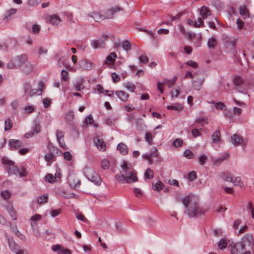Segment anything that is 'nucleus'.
<instances>
[{"label": "nucleus", "instance_id": "37", "mask_svg": "<svg viewBox=\"0 0 254 254\" xmlns=\"http://www.w3.org/2000/svg\"><path fill=\"white\" fill-rule=\"evenodd\" d=\"M12 126V122L11 120L8 118L4 122V130L5 131L9 130Z\"/></svg>", "mask_w": 254, "mask_h": 254}, {"label": "nucleus", "instance_id": "56", "mask_svg": "<svg viewBox=\"0 0 254 254\" xmlns=\"http://www.w3.org/2000/svg\"><path fill=\"white\" fill-rule=\"evenodd\" d=\"M40 30V26L37 24H33L32 26V32L33 33L36 34H38Z\"/></svg>", "mask_w": 254, "mask_h": 254}, {"label": "nucleus", "instance_id": "6", "mask_svg": "<svg viewBox=\"0 0 254 254\" xmlns=\"http://www.w3.org/2000/svg\"><path fill=\"white\" fill-rule=\"evenodd\" d=\"M231 247V254H242L245 251V245L242 243H232L229 245Z\"/></svg>", "mask_w": 254, "mask_h": 254}, {"label": "nucleus", "instance_id": "30", "mask_svg": "<svg viewBox=\"0 0 254 254\" xmlns=\"http://www.w3.org/2000/svg\"><path fill=\"white\" fill-rule=\"evenodd\" d=\"M220 177L224 179L225 181L232 182L233 181V176L228 173H222L220 174Z\"/></svg>", "mask_w": 254, "mask_h": 254}, {"label": "nucleus", "instance_id": "23", "mask_svg": "<svg viewBox=\"0 0 254 254\" xmlns=\"http://www.w3.org/2000/svg\"><path fill=\"white\" fill-rule=\"evenodd\" d=\"M15 60L17 63L18 65H22L27 61V56L25 54H22L15 58Z\"/></svg>", "mask_w": 254, "mask_h": 254}, {"label": "nucleus", "instance_id": "35", "mask_svg": "<svg viewBox=\"0 0 254 254\" xmlns=\"http://www.w3.org/2000/svg\"><path fill=\"white\" fill-rule=\"evenodd\" d=\"M8 245H9V248L13 252H14V250L19 248V246H18L16 245L15 242L12 239L8 238Z\"/></svg>", "mask_w": 254, "mask_h": 254}, {"label": "nucleus", "instance_id": "16", "mask_svg": "<svg viewBox=\"0 0 254 254\" xmlns=\"http://www.w3.org/2000/svg\"><path fill=\"white\" fill-rule=\"evenodd\" d=\"M44 84L43 82H40L39 83V88L31 89L29 92V96L30 97H32L36 94L39 95H41L42 93V88Z\"/></svg>", "mask_w": 254, "mask_h": 254}, {"label": "nucleus", "instance_id": "8", "mask_svg": "<svg viewBox=\"0 0 254 254\" xmlns=\"http://www.w3.org/2000/svg\"><path fill=\"white\" fill-rule=\"evenodd\" d=\"M222 39L225 43V46L228 48L232 51L235 50V43H236V39L235 38L223 35Z\"/></svg>", "mask_w": 254, "mask_h": 254}, {"label": "nucleus", "instance_id": "62", "mask_svg": "<svg viewBox=\"0 0 254 254\" xmlns=\"http://www.w3.org/2000/svg\"><path fill=\"white\" fill-rule=\"evenodd\" d=\"M61 213V209H55V210H52L51 211V215L52 217H56L59 214H60Z\"/></svg>", "mask_w": 254, "mask_h": 254}, {"label": "nucleus", "instance_id": "14", "mask_svg": "<svg viewBox=\"0 0 254 254\" xmlns=\"http://www.w3.org/2000/svg\"><path fill=\"white\" fill-rule=\"evenodd\" d=\"M94 141L96 146L100 151H104L106 149V145L102 139L98 137L94 139Z\"/></svg>", "mask_w": 254, "mask_h": 254}, {"label": "nucleus", "instance_id": "18", "mask_svg": "<svg viewBox=\"0 0 254 254\" xmlns=\"http://www.w3.org/2000/svg\"><path fill=\"white\" fill-rule=\"evenodd\" d=\"M52 150L50 149V153L49 154H47L45 156V159L46 161L48 162H50L52 161H54V158H55V154H58V149L55 148H53V152H51Z\"/></svg>", "mask_w": 254, "mask_h": 254}, {"label": "nucleus", "instance_id": "3", "mask_svg": "<svg viewBox=\"0 0 254 254\" xmlns=\"http://www.w3.org/2000/svg\"><path fill=\"white\" fill-rule=\"evenodd\" d=\"M2 164L5 165L6 170L9 176L14 175L19 178L26 177L28 173L24 168H19L18 166H15V162L9 160L6 158H2Z\"/></svg>", "mask_w": 254, "mask_h": 254}, {"label": "nucleus", "instance_id": "54", "mask_svg": "<svg viewBox=\"0 0 254 254\" xmlns=\"http://www.w3.org/2000/svg\"><path fill=\"white\" fill-rule=\"evenodd\" d=\"M196 178V174L194 171H191L189 173L188 179L190 181H193Z\"/></svg>", "mask_w": 254, "mask_h": 254}, {"label": "nucleus", "instance_id": "13", "mask_svg": "<svg viewBox=\"0 0 254 254\" xmlns=\"http://www.w3.org/2000/svg\"><path fill=\"white\" fill-rule=\"evenodd\" d=\"M64 133L61 130H58L56 132V137L60 145L64 149H67L66 147L64 140L63 139Z\"/></svg>", "mask_w": 254, "mask_h": 254}, {"label": "nucleus", "instance_id": "44", "mask_svg": "<svg viewBox=\"0 0 254 254\" xmlns=\"http://www.w3.org/2000/svg\"><path fill=\"white\" fill-rule=\"evenodd\" d=\"M184 156L188 159H191L193 158V154L192 152L189 149H186L184 152Z\"/></svg>", "mask_w": 254, "mask_h": 254}, {"label": "nucleus", "instance_id": "4", "mask_svg": "<svg viewBox=\"0 0 254 254\" xmlns=\"http://www.w3.org/2000/svg\"><path fill=\"white\" fill-rule=\"evenodd\" d=\"M122 10H123L122 8L120 7L119 6H116L107 10L104 15L96 12H93L90 15V16L92 17L96 22H99L105 19L112 18L113 15L115 13Z\"/></svg>", "mask_w": 254, "mask_h": 254}, {"label": "nucleus", "instance_id": "10", "mask_svg": "<svg viewBox=\"0 0 254 254\" xmlns=\"http://www.w3.org/2000/svg\"><path fill=\"white\" fill-rule=\"evenodd\" d=\"M242 244H245V246L247 245L249 247H252L254 245V239L251 234H247L245 235L243 238V241L241 242Z\"/></svg>", "mask_w": 254, "mask_h": 254}, {"label": "nucleus", "instance_id": "24", "mask_svg": "<svg viewBox=\"0 0 254 254\" xmlns=\"http://www.w3.org/2000/svg\"><path fill=\"white\" fill-rule=\"evenodd\" d=\"M229 154L228 153H225L222 156L214 161L213 165L215 166H219L221 163L225 159L228 158Z\"/></svg>", "mask_w": 254, "mask_h": 254}, {"label": "nucleus", "instance_id": "11", "mask_svg": "<svg viewBox=\"0 0 254 254\" xmlns=\"http://www.w3.org/2000/svg\"><path fill=\"white\" fill-rule=\"evenodd\" d=\"M79 66L82 69L85 70H90L94 67L95 64L87 60H81L79 62Z\"/></svg>", "mask_w": 254, "mask_h": 254}, {"label": "nucleus", "instance_id": "28", "mask_svg": "<svg viewBox=\"0 0 254 254\" xmlns=\"http://www.w3.org/2000/svg\"><path fill=\"white\" fill-rule=\"evenodd\" d=\"M221 137V133L219 130L215 131L212 135V140L214 143H217Z\"/></svg>", "mask_w": 254, "mask_h": 254}, {"label": "nucleus", "instance_id": "48", "mask_svg": "<svg viewBox=\"0 0 254 254\" xmlns=\"http://www.w3.org/2000/svg\"><path fill=\"white\" fill-rule=\"evenodd\" d=\"M227 246V242L226 240L222 239L221 240L218 244V247L220 249L223 250L226 248Z\"/></svg>", "mask_w": 254, "mask_h": 254}, {"label": "nucleus", "instance_id": "63", "mask_svg": "<svg viewBox=\"0 0 254 254\" xmlns=\"http://www.w3.org/2000/svg\"><path fill=\"white\" fill-rule=\"evenodd\" d=\"M43 104L45 108H48L51 105V100L48 98H45L43 100Z\"/></svg>", "mask_w": 254, "mask_h": 254}, {"label": "nucleus", "instance_id": "64", "mask_svg": "<svg viewBox=\"0 0 254 254\" xmlns=\"http://www.w3.org/2000/svg\"><path fill=\"white\" fill-rule=\"evenodd\" d=\"M47 52H48L47 49H46L44 47H40L38 49V53L40 55H45L47 54Z\"/></svg>", "mask_w": 254, "mask_h": 254}, {"label": "nucleus", "instance_id": "46", "mask_svg": "<svg viewBox=\"0 0 254 254\" xmlns=\"http://www.w3.org/2000/svg\"><path fill=\"white\" fill-rule=\"evenodd\" d=\"M117 58V55L115 52H112L110 54L109 56H108L106 58V60L107 61L113 62L115 60V59Z\"/></svg>", "mask_w": 254, "mask_h": 254}, {"label": "nucleus", "instance_id": "1", "mask_svg": "<svg viewBox=\"0 0 254 254\" xmlns=\"http://www.w3.org/2000/svg\"><path fill=\"white\" fill-rule=\"evenodd\" d=\"M122 169L120 174L115 176L116 180L121 183H131L138 180L136 171L126 161H123L121 164Z\"/></svg>", "mask_w": 254, "mask_h": 254}, {"label": "nucleus", "instance_id": "21", "mask_svg": "<svg viewBox=\"0 0 254 254\" xmlns=\"http://www.w3.org/2000/svg\"><path fill=\"white\" fill-rule=\"evenodd\" d=\"M239 12L240 15L244 19H245L247 17H249L250 16L249 10L245 5H241L240 7Z\"/></svg>", "mask_w": 254, "mask_h": 254}, {"label": "nucleus", "instance_id": "15", "mask_svg": "<svg viewBox=\"0 0 254 254\" xmlns=\"http://www.w3.org/2000/svg\"><path fill=\"white\" fill-rule=\"evenodd\" d=\"M91 45L93 48L96 49L98 48H103L105 47V43L102 39L97 40H92L91 42Z\"/></svg>", "mask_w": 254, "mask_h": 254}, {"label": "nucleus", "instance_id": "22", "mask_svg": "<svg viewBox=\"0 0 254 254\" xmlns=\"http://www.w3.org/2000/svg\"><path fill=\"white\" fill-rule=\"evenodd\" d=\"M6 209L9 214L10 215V217H11L12 219L13 220H15L17 219V214L16 211L13 208V206L10 205L8 204L6 206Z\"/></svg>", "mask_w": 254, "mask_h": 254}, {"label": "nucleus", "instance_id": "33", "mask_svg": "<svg viewBox=\"0 0 254 254\" xmlns=\"http://www.w3.org/2000/svg\"><path fill=\"white\" fill-rule=\"evenodd\" d=\"M145 140L149 145L153 144V135L149 132H146L145 134Z\"/></svg>", "mask_w": 254, "mask_h": 254}, {"label": "nucleus", "instance_id": "20", "mask_svg": "<svg viewBox=\"0 0 254 254\" xmlns=\"http://www.w3.org/2000/svg\"><path fill=\"white\" fill-rule=\"evenodd\" d=\"M8 143L11 147L14 149H18L22 146V141L17 139H10Z\"/></svg>", "mask_w": 254, "mask_h": 254}, {"label": "nucleus", "instance_id": "49", "mask_svg": "<svg viewBox=\"0 0 254 254\" xmlns=\"http://www.w3.org/2000/svg\"><path fill=\"white\" fill-rule=\"evenodd\" d=\"M101 167L104 169H107L110 166L109 161L107 159H104L101 161Z\"/></svg>", "mask_w": 254, "mask_h": 254}, {"label": "nucleus", "instance_id": "57", "mask_svg": "<svg viewBox=\"0 0 254 254\" xmlns=\"http://www.w3.org/2000/svg\"><path fill=\"white\" fill-rule=\"evenodd\" d=\"M236 24L237 28L239 30L242 29L244 27V23L243 21L240 18L237 19Z\"/></svg>", "mask_w": 254, "mask_h": 254}, {"label": "nucleus", "instance_id": "2", "mask_svg": "<svg viewBox=\"0 0 254 254\" xmlns=\"http://www.w3.org/2000/svg\"><path fill=\"white\" fill-rule=\"evenodd\" d=\"M182 203L187 208V214L190 217H198L204 214L205 209L199 206L195 198L191 196L188 195L183 198Z\"/></svg>", "mask_w": 254, "mask_h": 254}, {"label": "nucleus", "instance_id": "47", "mask_svg": "<svg viewBox=\"0 0 254 254\" xmlns=\"http://www.w3.org/2000/svg\"><path fill=\"white\" fill-rule=\"evenodd\" d=\"M84 122L87 125H93L94 123V120L93 119L92 115H89L87 116L85 118V119L84 120Z\"/></svg>", "mask_w": 254, "mask_h": 254}, {"label": "nucleus", "instance_id": "9", "mask_svg": "<svg viewBox=\"0 0 254 254\" xmlns=\"http://www.w3.org/2000/svg\"><path fill=\"white\" fill-rule=\"evenodd\" d=\"M158 155V150L156 148L153 147L150 150L149 153H146L143 155V157L148 160L149 164H152L153 160L152 158L157 157Z\"/></svg>", "mask_w": 254, "mask_h": 254}, {"label": "nucleus", "instance_id": "32", "mask_svg": "<svg viewBox=\"0 0 254 254\" xmlns=\"http://www.w3.org/2000/svg\"><path fill=\"white\" fill-rule=\"evenodd\" d=\"M144 176L147 179H152L154 176L153 171L149 168H147L144 173Z\"/></svg>", "mask_w": 254, "mask_h": 254}, {"label": "nucleus", "instance_id": "61", "mask_svg": "<svg viewBox=\"0 0 254 254\" xmlns=\"http://www.w3.org/2000/svg\"><path fill=\"white\" fill-rule=\"evenodd\" d=\"M225 107V105L221 102H219L215 104V108L218 110H222Z\"/></svg>", "mask_w": 254, "mask_h": 254}, {"label": "nucleus", "instance_id": "51", "mask_svg": "<svg viewBox=\"0 0 254 254\" xmlns=\"http://www.w3.org/2000/svg\"><path fill=\"white\" fill-rule=\"evenodd\" d=\"M139 61L140 63L147 64L149 62L148 57L146 55H142L138 57Z\"/></svg>", "mask_w": 254, "mask_h": 254}, {"label": "nucleus", "instance_id": "12", "mask_svg": "<svg viewBox=\"0 0 254 254\" xmlns=\"http://www.w3.org/2000/svg\"><path fill=\"white\" fill-rule=\"evenodd\" d=\"M204 80L205 77L203 76L197 80H192L191 83L193 88L195 90H199L201 88Z\"/></svg>", "mask_w": 254, "mask_h": 254}, {"label": "nucleus", "instance_id": "34", "mask_svg": "<svg viewBox=\"0 0 254 254\" xmlns=\"http://www.w3.org/2000/svg\"><path fill=\"white\" fill-rule=\"evenodd\" d=\"M122 46L124 50H125L126 51H128L131 49V44L127 40H125L123 42Z\"/></svg>", "mask_w": 254, "mask_h": 254}, {"label": "nucleus", "instance_id": "53", "mask_svg": "<svg viewBox=\"0 0 254 254\" xmlns=\"http://www.w3.org/2000/svg\"><path fill=\"white\" fill-rule=\"evenodd\" d=\"M233 83L236 85H240L243 83V79L240 76H236L233 80Z\"/></svg>", "mask_w": 254, "mask_h": 254}, {"label": "nucleus", "instance_id": "55", "mask_svg": "<svg viewBox=\"0 0 254 254\" xmlns=\"http://www.w3.org/2000/svg\"><path fill=\"white\" fill-rule=\"evenodd\" d=\"M61 78L64 81L68 80V72L66 70H62L61 71Z\"/></svg>", "mask_w": 254, "mask_h": 254}, {"label": "nucleus", "instance_id": "17", "mask_svg": "<svg viewBox=\"0 0 254 254\" xmlns=\"http://www.w3.org/2000/svg\"><path fill=\"white\" fill-rule=\"evenodd\" d=\"M117 96L123 102H126L128 98L129 94L125 91L118 90L115 92Z\"/></svg>", "mask_w": 254, "mask_h": 254}, {"label": "nucleus", "instance_id": "59", "mask_svg": "<svg viewBox=\"0 0 254 254\" xmlns=\"http://www.w3.org/2000/svg\"><path fill=\"white\" fill-rule=\"evenodd\" d=\"M64 158L67 161H70L72 159V155L68 151H66L64 154Z\"/></svg>", "mask_w": 254, "mask_h": 254}, {"label": "nucleus", "instance_id": "50", "mask_svg": "<svg viewBox=\"0 0 254 254\" xmlns=\"http://www.w3.org/2000/svg\"><path fill=\"white\" fill-rule=\"evenodd\" d=\"M41 130V126L39 123H35L33 127L32 131L34 133H38L40 132Z\"/></svg>", "mask_w": 254, "mask_h": 254}, {"label": "nucleus", "instance_id": "52", "mask_svg": "<svg viewBox=\"0 0 254 254\" xmlns=\"http://www.w3.org/2000/svg\"><path fill=\"white\" fill-rule=\"evenodd\" d=\"M183 141L181 139L177 138L175 139L172 143V145L175 147H180L182 145Z\"/></svg>", "mask_w": 254, "mask_h": 254}, {"label": "nucleus", "instance_id": "31", "mask_svg": "<svg viewBox=\"0 0 254 254\" xmlns=\"http://www.w3.org/2000/svg\"><path fill=\"white\" fill-rule=\"evenodd\" d=\"M217 44V41L215 38H210L207 42V46L209 49H213Z\"/></svg>", "mask_w": 254, "mask_h": 254}, {"label": "nucleus", "instance_id": "26", "mask_svg": "<svg viewBox=\"0 0 254 254\" xmlns=\"http://www.w3.org/2000/svg\"><path fill=\"white\" fill-rule=\"evenodd\" d=\"M49 21L53 25L57 26L61 21V19L58 15L54 14L50 16Z\"/></svg>", "mask_w": 254, "mask_h": 254}, {"label": "nucleus", "instance_id": "27", "mask_svg": "<svg viewBox=\"0 0 254 254\" xmlns=\"http://www.w3.org/2000/svg\"><path fill=\"white\" fill-rule=\"evenodd\" d=\"M183 106L181 104L176 103L174 105H169L167 106L168 110H173L179 112H181L183 109Z\"/></svg>", "mask_w": 254, "mask_h": 254}, {"label": "nucleus", "instance_id": "40", "mask_svg": "<svg viewBox=\"0 0 254 254\" xmlns=\"http://www.w3.org/2000/svg\"><path fill=\"white\" fill-rule=\"evenodd\" d=\"M1 196L4 199H8L11 195V193L8 190H4L1 192Z\"/></svg>", "mask_w": 254, "mask_h": 254}, {"label": "nucleus", "instance_id": "38", "mask_svg": "<svg viewBox=\"0 0 254 254\" xmlns=\"http://www.w3.org/2000/svg\"><path fill=\"white\" fill-rule=\"evenodd\" d=\"M17 11V9L15 8H11L10 10L7 11L4 15V19H8L11 15L14 14Z\"/></svg>", "mask_w": 254, "mask_h": 254}, {"label": "nucleus", "instance_id": "29", "mask_svg": "<svg viewBox=\"0 0 254 254\" xmlns=\"http://www.w3.org/2000/svg\"><path fill=\"white\" fill-rule=\"evenodd\" d=\"M74 86L76 91H80L81 90L84 89L83 80L82 79H80L77 80L74 84Z\"/></svg>", "mask_w": 254, "mask_h": 254}, {"label": "nucleus", "instance_id": "5", "mask_svg": "<svg viewBox=\"0 0 254 254\" xmlns=\"http://www.w3.org/2000/svg\"><path fill=\"white\" fill-rule=\"evenodd\" d=\"M84 173L86 177L94 184L97 185L100 184L101 182V178L93 168L86 167L84 170Z\"/></svg>", "mask_w": 254, "mask_h": 254}, {"label": "nucleus", "instance_id": "41", "mask_svg": "<svg viewBox=\"0 0 254 254\" xmlns=\"http://www.w3.org/2000/svg\"><path fill=\"white\" fill-rule=\"evenodd\" d=\"M124 86L130 92H133L136 88V86L130 82H127L124 84Z\"/></svg>", "mask_w": 254, "mask_h": 254}, {"label": "nucleus", "instance_id": "36", "mask_svg": "<svg viewBox=\"0 0 254 254\" xmlns=\"http://www.w3.org/2000/svg\"><path fill=\"white\" fill-rule=\"evenodd\" d=\"M8 245H9V248L13 252H14V250L19 248V246H18L16 245L15 242L12 239L8 238Z\"/></svg>", "mask_w": 254, "mask_h": 254}, {"label": "nucleus", "instance_id": "45", "mask_svg": "<svg viewBox=\"0 0 254 254\" xmlns=\"http://www.w3.org/2000/svg\"><path fill=\"white\" fill-rule=\"evenodd\" d=\"M234 185L242 187L243 186V183L241 181V179L239 177H236L235 179L232 182Z\"/></svg>", "mask_w": 254, "mask_h": 254}, {"label": "nucleus", "instance_id": "42", "mask_svg": "<svg viewBox=\"0 0 254 254\" xmlns=\"http://www.w3.org/2000/svg\"><path fill=\"white\" fill-rule=\"evenodd\" d=\"M48 199V196L47 195H42L39 197L37 201L38 203L39 204H42L43 203L47 202Z\"/></svg>", "mask_w": 254, "mask_h": 254}, {"label": "nucleus", "instance_id": "25", "mask_svg": "<svg viewBox=\"0 0 254 254\" xmlns=\"http://www.w3.org/2000/svg\"><path fill=\"white\" fill-rule=\"evenodd\" d=\"M117 149L123 155H126L128 153V148L127 146L123 143H119L117 147Z\"/></svg>", "mask_w": 254, "mask_h": 254}, {"label": "nucleus", "instance_id": "39", "mask_svg": "<svg viewBox=\"0 0 254 254\" xmlns=\"http://www.w3.org/2000/svg\"><path fill=\"white\" fill-rule=\"evenodd\" d=\"M46 181L50 183H53L56 181V177H55L52 174H48L45 177Z\"/></svg>", "mask_w": 254, "mask_h": 254}, {"label": "nucleus", "instance_id": "19", "mask_svg": "<svg viewBox=\"0 0 254 254\" xmlns=\"http://www.w3.org/2000/svg\"><path fill=\"white\" fill-rule=\"evenodd\" d=\"M201 16L203 18H206L211 14L210 9L208 7L203 6L199 9Z\"/></svg>", "mask_w": 254, "mask_h": 254}, {"label": "nucleus", "instance_id": "43", "mask_svg": "<svg viewBox=\"0 0 254 254\" xmlns=\"http://www.w3.org/2000/svg\"><path fill=\"white\" fill-rule=\"evenodd\" d=\"M163 188V184L158 181L154 186L153 189L154 190L160 191Z\"/></svg>", "mask_w": 254, "mask_h": 254}, {"label": "nucleus", "instance_id": "58", "mask_svg": "<svg viewBox=\"0 0 254 254\" xmlns=\"http://www.w3.org/2000/svg\"><path fill=\"white\" fill-rule=\"evenodd\" d=\"M207 157L205 154H202L199 158V162L201 165H203L206 161Z\"/></svg>", "mask_w": 254, "mask_h": 254}, {"label": "nucleus", "instance_id": "7", "mask_svg": "<svg viewBox=\"0 0 254 254\" xmlns=\"http://www.w3.org/2000/svg\"><path fill=\"white\" fill-rule=\"evenodd\" d=\"M231 142L235 146H245L247 144L248 140L238 134H234L231 136Z\"/></svg>", "mask_w": 254, "mask_h": 254}, {"label": "nucleus", "instance_id": "60", "mask_svg": "<svg viewBox=\"0 0 254 254\" xmlns=\"http://www.w3.org/2000/svg\"><path fill=\"white\" fill-rule=\"evenodd\" d=\"M112 78L114 82H117L120 80V76L115 72L112 73Z\"/></svg>", "mask_w": 254, "mask_h": 254}]
</instances>
